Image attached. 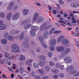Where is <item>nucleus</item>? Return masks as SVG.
<instances>
[{
    "mask_svg": "<svg viewBox=\"0 0 79 79\" xmlns=\"http://www.w3.org/2000/svg\"><path fill=\"white\" fill-rule=\"evenodd\" d=\"M38 16H39V14L38 13H35L32 19L33 22L36 21V23H41L42 22L44 21V19L43 17L40 16L38 17Z\"/></svg>",
    "mask_w": 79,
    "mask_h": 79,
    "instance_id": "obj_1",
    "label": "nucleus"
},
{
    "mask_svg": "<svg viewBox=\"0 0 79 79\" xmlns=\"http://www.w3.org/2000/svg\"><path fill=\"white\" fill-rule=\"evenodd\" d=\"M64 36L61 35L57 39V42L58 43H61L63 45L68 44L69 43V41L68 40L64 39Z\"/></svg>",
    "mask_w": 79,
    "mask_h": 79,
    "instance_id": "obj_2",
    "label": "nucleus"
},
{
    "mask_svg": "<svg viewBox=\"0 0 79 79\" xmlns=\"http://www.w3.org/2000/svg\"><path fill=\"white\" fill-rule=\"evenodd\" d=\"M30 21H31V20H30L23 21L21 22L20 25L22 26H24V29H29L32 26V25L31 24H27V23H29Z\"/></svg>",
    "mask_w": 79,
    "mask_h": 79,
    "instance_id": "obj_3",
    "label": "nucleus"
},
{
    "mask_svg": "<svg viewBox=\"0 0 79 79\" xmlns=\"http://www.w3.org/2000/svg\"><path fill=\"white\" fill-rule=\"evenodd\" d=\"M39 29V28L37 26H32L31 30L30 31V34H32L33 37H35L36 35H35V32L38 31Z\"/></svg>",
    "mask_w": 79,
    "mask_h": 79,
    "instance_id": "obj_4",
    "label": "nucleus"
},
{
    "mask_svg": "<svg viewBox=\"0 0 79 79\" xmlns=\"http://www.w3.org/2000/svg\"><path fill=\"white\" fill-rule=\"evenodd\" d=\"M11 48L12 49V51L15 52V53L19 52H20V50L19 49V47L16 44H13L11 46Z\"/></svg>",
    "mask_w": 79,
    "mask_h": 79,
    "instance_id": "obj_5",
    "label": "nucleus"
},
{
    "mask_svg": "<svg viewBox=\"0 0 79 79\" xmlns=\"http://www.w3.org/2000/svg\"><path fill=\"white\" fill-rule=\"evenodd\" d=\"M73 68H74V67L72 66L69 67L67 68V71L69 72V74H74L76 73V71L73 70Z\"/></svg>",
    "mask_w": 79,
    "mask_h": 79,
    "instance_id": "obj_6",
    "label": "nucleus"
},
{
    "mask_svg": "<svg viewBox=\"0 0 79 79\" xmlns=\"http://www.w3.org/2000/svg\"><path fill=\"white\" fill-rule=\"evenodd\" d=\"M47 23H43L40 27V30L41 31H42L45 29H49L51 27H52V25H49L48 27H47Z\"/></svg>",
    "mask_w": 79,
    "mask_h": 79,
    "instance_id": "obj_7",
    "label": "nucleus"
},
{
    "mask_svg": "<svg viewBox=\"0 0 79 79\" xmlns=\"http://www.w3.org/2000/svg\"><path fill=\"white\" fill-rule=\"evenodd\" d=\"M3 23V21L0 20V29L2 31L5 30V29H6V25L4 24Z\"/></svg>",
    "mask_w": 79,
    "mask_h": 79,
    "instance_id": "obj_8",
    "label": "nucleus"
},
{
    "mask_svg": "<svg viewBox=\"0 0 79 79\" xmlns=\"http://www.w3.org/2000/svg\"><path fill=\"white\" fill-rule=\"evenodd\" d=\"M19 12H18L14 14L12 17V20H16V19H18V18H19Z\"/></svg>",
    "mask_w": 79,
    "mask_h": 79,
    "instance_id": "obj_9",
    "label": "nucleus"
},
{
    "mask_svg": "<svg viewBox=\"0 0 79 79\" xmlns=\"http://www.w3.org/2000/svg\"><path fill=\"white\" fill-rule=\"evenodd\" d=\"M39 40L40 41L41 44H42V46L44 47L45 48H47V46L45 44L43 43L44 42V40H43V38L42 37L40 36L39 38Z\"/></svg>",
    "mask_w": 79,
    "mask_h": 79,
    "instance_id": "obj_10",
    "label": "nucleus"
},
{
    "mask_svg": "<svg viewBox=\"0 0 79 79\" xmlns=\"http://www.w3.org/2000/svg\"><path fill=\"white\" fill-rule=\"evenodd\" d=\"M64 61H65L66 63H71L72 62V60L71 58L70 57H66L64 59Z\"/></svg>",
    "mask_w": 79,
    "mask_h": 79,
    "instance_id": "obj_11",
    "label": "nucleus"
},
{
    "mask_svg": "<svg viewBox=\"0 0 79 79\" xmlns=\"http://www.w3.org/2000/svg\"><path fill=\"white\" fill-rule=\"evenodd\" d=\"M56 43V40L55 39H52L49 42V45L50 46H54Z\"/></svg>",
    "mask_w": 79,
    "mask_h": 79,
    "instance_id": "obj_12",
    "label": "nucleus"
},
{
    "mask_svg": "<svg viewBox=\"0 0 79 79\" xmlns=\"http://www.w3.org/2000/svg\"><path fill=\"white\" fill-rule=\"evenodd\" d=\"M70 6L73 8H77L78 6H79V3L78 2H74L71 3Z\"/></svg>",
    "mask_w": 79,
    "mask_h": 79,
    "instance_id": "obj_13",
    "label": "nucleus"
},
{
    "mask_svg": "<svg viewBox=\"0 0 79 79\" xmlns=\"http://www.w3.org/2000/svg\"><path fill=\"white\" fill-rule=\"evenodd\" d=\"M64 49V47L62 46H58L56 48V50L59 52H62Z\"/></svg>",
    "mask_w": 79,
    "mask_h": 79,
    "instance_id": "obj_14",
    "label": "nucleus"
},
{
    "mask_svg": "<svg viewBox=\"0 0 79 79\" xmlns=\"http://www.w3.org/2000/svg\"><path fill=\"white\" fill-rule=\"evenodd\" d=\"M19 69L20 70V74H23H23H25L24 75V76H26V74H27V73L26 72H24V69L23 67H20Z\"/></svg>",
    "mask_w": 79,
    "mask_h": 79,
    "instance_id": "obj_15",
    "label": "nucleus"
},
{
    "mask_svg": "<svg viewBox=\"0 0 79 79\" xmlns=\"http://www.w3.org/2000/svg\"><path fill=\"white\" fill-rule=\"evenodd\" d=\"M61 66V64L60 63H57L56 64V67L57 68H60V69L62 70H63L64 69V65Z\"/></svg>",
    "mask_w": 79,
    "mask_h": 79,
    "instance_id": "obj_16",
    "label": "nucleus"
},
{
    "mask_svg": "<svg viewBox=\"0 0 79 79\" xmlns=\"http://www.w3.org/2000/svg\"><path fill=\"white\" fill-rule=\"evenodd\" d=\"M3 35L4 38H6L7 39L9 36H10V33L8 32H4L3 34Z\"/></svg>",
    "mask_w": 79,
    "mask_h": 79,
    "instance_id": "obj_17",
    "label": "nucleus"
},
{
    "mask_svg": "<svg viewBox=\"0 0 79 79\" xmlns=\"http://www.w3.org/2000/svg\"><path fill=\"white\" fill-rule=\"evenodd\" d=\"M33 62V60H30L29 59H28L26 62V63L27 65H28V66H32V64L30 63H32Z\"/></svg>",
    "mask_w": 79,
    "mask_h": 79,
    "instance_id": "obj_18",
    "label": "nucleus"
},
{
    "mask_svg": "<svg viewBox=\"0 0 79 79\" xmlns=\"http://www.w3.org/2000/svg\"><path fill=\"white\" fill-rule=\"evenodd\" d=\"M70 49L67 48L63 52V54H64V55H66V54H67L68 53H69V52H70Z\"/></svg>",
    "mask_w": 79,
    "mask_h": 79,
    "instance_id": "obj_19",
    "label": "nucleus"
},
{
    "mask_svg": "<svg viewBox=\"0 0 79 79\" xmlns=\"http://www.w3.org/2000/svg\"><path fill=\"white\" fill-rule=\"evenodd\" d=\"M5 56L6 58H8L9 60H11V57H10V55L7 52H5Z\"/></svg>",
    "mask_w": 79,
    "mask_h": 79,
    "instance_id": "obj_20",
    "label": "nucleus"
},
{
    "mask_svg": "<svg viewBox=\"0 0 79 79\" xmlns=\"http://www.w3.org/2000/svg\"><path fill=\"white\" fill-rule=\"evenodd\" d=\"M52 72L54 74H58V73H59V71L58 70L56 69H52Z\"/></svg>",
    "mask_w": 79,
    "mask_h": 79,
    "instance_id": "obj_21",
    "label": "nucleus"
},
{
    "mask_svg": "<svg viewBox=\"0 0 79 79\" xmlns=\"http://www.w3.org/2000/svg\"><path fill=\"white\" fill-rule=\"evenodd\" d=\"M45 64V62L43 61H40L38 62L39 65L41 67L44 66Z\"/></svg>",
    "mask_w": 79,
    "mask_h": 79,
    "instance_id": "obj_22",
    "label": "nucleus"
},
{
    "mask_svg": "<svg viewBox=\"0 0 79 79\" xmlns=\"http://www.w3.org/2000/svg\"><path fill=\"white\" fill-rule=\"evenodd\" d=\"M50 67L49 65H46L45 66L44 69L46 72H49L50 71Z\"/></svg>",
    "mask_w": 79,
    "mask_h": 79,
    "instance_id": "obj_23",
    "label": "nucleus"
},
{
    "mask_svg": "<svg viewBox=\"0 0 79 79\" xmlns=\"http://www.w3.org/2000/svg\"><path fill=\"white\" fill-rule=\"evenodd\" d=\"M33 66L34 68L35 69H39V65L36 62H33Z\"/></svg>",
    "mask_w": 79,
    "mask_h": 79,
    "instance_id": "obj_24",
    "label": "nucleus"
},
{
    "mask_svg": "<svg viewBox=\"0 0 79 79\" xmlns=\"http://www.w3.org/2000/svg\"><path fill=\"white\" fill-rule=\"evenodd\" d=\"M3 60L4 61V64L5 63H6V64H9V65H11V64L10 63H11V62L9 61V60H8V59H7L6 58H5L3 59Z\"/></svg>",
    "mask_w": 79,
    "mask_h": 79,
    "instance_id": "obj_25",
    "label": "nucleus"
},
{
    "mask_svg": "<svg viewBox=\"0 0 79 79\" xmlns=\"http://www.w3.org/2000/svg\"><path fill=\"white\" fill-rule=\"evenodd\" d=\"M23 11V13L25 16V15H27L28 14V13L29 12V10L28 9H25Z\"/></svg>",
    "mask_w": 79,
    "mask_h": 79,
    "instance_id": "obj_26",
    "label": "nucleus"
},
{
    "mask_svg": "<svg viewBox=\"0 0 79 79\" xmlns=\"http://www.w3.org/2000/svg\"><path fill=\"white\" fill-rule=\"evenodd\" d=\"M12 16V13H9L7 15V20H10L11 16Z\"/></svg>",
    "mask_w": 79,
    "mask_h": 79,
    "instance_id": "obj_27",
    "label": "nucleus"
},
{
    "mask_svg": "<svg viewBox=\"0 0 79 79\" xmlns=\"http://www.w3.org/2000/svg\"><path fill=\"white\" fill-rule=\"evenodd\" d=\"M10 34L13 35H15V29L11 30L10 31Z\"/></svg>",
    "mask_w": 79,
    "mask_h": 79,
    "instance_id": "obj_28",
    "label": "nucleus"
},
{
    "mask_svg": "<svg viewBox=\"0 0 79 79\" xmlns=\"http://www.w3.org/2000/svg\"><path fill=\"white\" fill-rule=\"evenodd\" d=\"M39 73H40V74H43L44 73V69H38L37 70Z\"/></svg>",
    "mask_w": 79,
    "mask_h": 79,
    "instance_id": "obj_29",
    "label": "nucleus"
},
{
    "mask_svg": "<svg viewBox=\"0 0 79 79\" xmlns=\"http://www.w3.org/2000/svg\"><path fill=\"white\" fill-rule=\"evenodd\" d=\"M39 59L41 60L45 61L46 60V57L43 55H41L39 57Z\"/></svg>",
    "mask_w": 79,
    "mask_h": 79,
    "instance_id": "obj_30",
    "label": "nucleus"
},
{
    "mask_svg": "<svg viewBox=\"0 0 79 79\" xmlns=\"http://www.w3.org/2000/svg\"><path fill=\"white\" fill-rule=\"evenodd\" d=\"M55 30V27H53L49 31V34L50 35H52V33H53V31H54Z\"/></svg>",
    "mask_w": 79,
    "mask_h": 79,
    "instance_id": "obj_31",
    "label": "nucleus"
},
{
    "mask_svg": "<svg viewBox=\"0 0 79 79\" xmlns=\"http://www.w3.org/2000/svg\"><path fill=\"white\" fill-rule=\"evenodd\" d=\"M7 39L10 40V41H12V40H14V37L11 36H9Z\"/></svg>",
    "mask_w": 79,
    "mask_h": 79,
    "instance_id": "obj_32",
    "label": "nucleus"
},
{
    "mask_svg": "<svg viewBox=\"0 0 79 79\" xmlns=\"http://www.w3.org/2000/svg\"><path fill=\"white\" fill-rule=\"evenodd\" d=\"M49 63L50 66H55V63L52 61H49Z\"/></svg>",
    "mask_w": 79,
    "mask_h": 79,
    "instance_id": "obj_33",
    "label": "nucleus"
},
{
    "mask_svg": "<svg viewBox=\"0 0 79 79\" xmlns=\"http://www.w3.org/2000/svg\"><path fill=\"white\" fill-rule=\"evenodd\" d=\"M25 60V57L23 55H21L20 58V60H21V61H24Z\"/></svg>",
    "mask_w": 79,
    "mask_h": 79,
    "instance_id": "obj_34",
    "label": "nucleus"
},
{
    "mask_svg": "<svg viewBox=\"0 0 79 79\" xmlns=\"http://www.w3.org/2000/svg\"><path fill=\"white\" fill-rule=\"evenodd\" d=\"M2 44H6L7 43V40L6 39H3L1 40Z\"/></svg>",
    "mask_w": 79,
    "mask_h": 79,
    "instance_id": "obj_35",
    "label": "nucleus"
},
{
    "mask_svg": "<svg viewBox=\"0 0 79 79\" xmlns=\"http://www.w3.org/2000/svg\"><path fill=\"white\" fill-rule=\"evenodd\" d=\"M49 49L51 51H54L55 50V47L53 46H50L49 47Z\"/></svg>",
    "mask_w": 79,
    "mask_h": 79,
    "instance_id": "obj_36",
    "label": "nucleus"
},
{
    "mask_svg": "<svg viewBox=\"0 0 79 79\" xmlns=\"http://www.w3.org/2000/svg\"><path fill=\"white\" fill-rule=\"evenodd\" d=\"M24 38V33H23L20 35V40H23Z\"/></svg>",
    "mask_w": 79,
    "mask_h": 79,
    "instance_id": "obj_37",
    "label": "nucleus"
},
{
    "mask_svg": "<svg viewBox=\"0 0 79 79\" xmlns=\"http://www.w3.org/2000/svg\"><path fill=\"white\" fill-rule=\"evenodd\" d=\"M47 36H48V32H46L44 34L43 37L44 39H46Z\"/></svg>",
    "mask_w": 79,
    "mask_h": 79,
    "instance_id": "obj_38",
    "label": "nucleus"
},
{
    "mask_svg": "<svg viewBox=\"0 0 79 79\" xmlns=\"http://www.w3.org/2000/svg\"><path fill=\"white\" fill-rule=\"evenodd\" d=\"M48 56L50 57V58H52V55L53 54H52V52H49L48 53Z\"/></svg>",
    "mask_w": 79,
    "mask_h": 79,
    "instance_id": "obj_39",
    "label": "nucleus"
},
{
    "mask_svg": "<svg viewBox=\"0 0 79 79\" xmlns=\"http://www.w3.org/2000/svg\"><path fill=\"white\" fill-rule=\"evenodd\" d=\"M0 17L1 18H5V13L3 12H2L0 14Z\"/></svg>",
    "mask_w": 79,
    "mask_h": 79,
    "instance_id": "obj_40",
    "label": "nucleus"
},
{
    "mask_svg": "<svg viewBox=\"0 0 79 79\" xmlns=\"http://www.w3.org/2000/svg\"><path fill=\"white\" fill-rule=\"evenodd\" d=\"M59 76L60 77H64V75L63 73H60L59 74Z\"/></svg>",
    "mask_w": 79,
    "mask_h": 79,
    "instance_id": "obj_41",
    "label": "nucleus"
},
{
    "mask_svg": "<svg viewBox=\"0 0 79 79\" xmlns=\"http://www.w3.org/2000/svg\"><path fill=\"white\" fill-rule=\"evenodd\" d=\"M61 31H57L53 32V33L56 34H60V33H61Z\"/></svg>",
    "mask_w": 79,
    "mask_h": 79,
    "instance_id": "obj_42",
    "label": "nucleus"
},
{
    "mask_svg": "<svg viewBox=\"0 0 79 79\" xmlns=\"http://www.w3.org/2000/svg\"><path fill=\"white\" fill-rule=\"evenodd\" d=\"M64 55H65V54H63V52L61 53V55H60L59 56V58H64Z\"/></svg>",
    "mask_w": 79,
    "mask_h": 79,
    "instance_id": "obj_43",
    "label": "nucleus"
},
{
    "mask_svg": "<svg viewBox=\"0 0 79 79\" xmlns=\"http://www.w3.org/2000/svg\"><path fill=\"white\" fill-rule=\"evenodd\" d=\"M52 13L54 14V15H57V14H58V12L57 10H53Z\"/></svg>",
    "mask_w": 79,
    "mask_h": 79,
    "instance_id": "obj_44",
    "label": "nucleus"
},
{
    "mask_svg": "<svg viewBox=\"0 0 79 79\" xmlns=\"http://www.w3.org/2000/svg\"><path fill=\"white\" fill-rule=\"evenodd\" d=\"M7 9L9 10H13V6H8L7 7Z\"/></svg>",
    "mask_w": 79,
    "mask_h": 79,
    "instance_id": "obj_45",
    "label": "nucleus"
},
{
    "mask_svg": "<svg viewBox=\"0 0 79 79\" xmlns=\"http://www.w3.org/2000/svg\"><path fill=\"white\" fill-rule=\"evenodd\" d=\"M58 2L61 5H63V4H64V2L61 0H59Z\"/></svg>",
    "mask_w": 79,
    "mask_h": 79,
    "instance_id": "obj_46",
    "label": "nucleus"
},
{
    "mask_svg": "<svg viewBox=\"0 0 79 79\" xmlns=\"http://www.w3.org/2000/svg\"><path fill=\"white\" fill-rule=\"evenodd\" d=\"M0 63L1 64H5V62L2 59H0Z\"/></svg>",
    "mask_w": 79,
    "mask_h": 79,
    "instance_id": "obj_47",
    "label": "nucleus"
},
{
    "mask_svg": "<svg viewBox=\"0 0 79 79\" xmlns=\"http://www.w3.org/2000/svg\"><path fill=\"white\" fill-rule=\"evenodd\" d=\"M19 30H15V35H17V34H19Z\"/></svg>",
    "mask_w": 79,
    "mask_h": 79,
    "instance_id": "obj_48",
    "label": "nucleus"
},
{
    "mask_svg": "<svg viewBox=\"0 0 79 79\" xmlns=\"http://www.w3.org/2000/svg\"><path fill=\"white\" fill-rule=\"evenodd\" d=\"M24 47L25 48H28L29 47V44L28 43H25Z\"/></svg>",
    "mask_w": 79,
    "mask_h": 79,
    "instance_id": "obj_49",
    "label": "nucleus"
},
{
    "mask_svg": "<svg viewBox=\"0 0 79 79\" xmlns=\"http://www.w3.org/2000/svg\"><path fill=\"white\" fill-rule=\"evenodd\" d=\"M31 76H32V77H34L35 76V73H34V72H32L31 73Z\"/></svg>",
    "mask_w": 79,
    "mask_h": 79,
    "instance_id": "obj_50",
    "label": "nucleus"
},
{
    "mask_svg": "<svg viewBox=\"0 0 79 79\" xmlns=\"http://www.w3.org/2000/svg\"><path fill=\"white\" fill-rule=\"evenodd\" d=\"M72 19H73V23H76V21L75 20V18L74 17H72Z\"/></svg>",
    "mask_w": 79,
    "mask_h": 79,
    "instance_id": "obj_51",
    "label": "nucleus"
},
{
    "mask_svg": "<svg viewBox=\"0 0 79 79\" xmlns=\"http://www.w3.org/2000/svg\"><path fill=\"white\" fill-rule=\"evenodd\" d=\"M63 16L64 18H65V19H66V18H67V17L68 16V15L67 14H64L63 15Z\"/></svg>",
    "mask_w": 79,
    "mask_h": 79,
    "instance_id": "obj_52",
    "label": "nucleus"
},
{
    "mask_svg": "<svg viewBox=\"0 0 79 79\" xmlns=\"http://www.w3.org/2000/svg\"><path fill=\"white\" fill-rule=\"evenodd\" d=\"M18 7L17 6H15L13 9V10L14 11H15V10H16V9H18Z\"/></svg>",
    "mask_w": 79,
    "mask_h": 79,
    "instance_id": "obj_53",
    "label": "nucleus"
},
{
    "mask_svg": "<svg viewBox=\"0 0 79 79\" xmlns=\"http://www.w3.org/2000/svg\"><path fill=\"white\" fill-rule=\"evenodd\" d=\"M35 79H40V77L39 75H36L35 77Z\"/></svg>",
    "mask_w": 79,
    "mask_h": 79,
    "instance_id": "obj_54",
    "label": "nucleus"
},
{
    "mask_svg": "<svg viewBox=\"0 0 79 79\" xmlns=\"http://www.w3.org/2000/svg\"><path fill=\"white\" fill-rule=\"evenodd\" d=\"M58 77L56 75H55L53 76V78L55 79H58Z\"/></svg>",
    "mask_w": 79,
    "mask_h": 79,
    "instance_id": "obj_55",
    "label": "nucleus"
},
{
    "mask_svg": "<svg viewBox=\"0 0 79 79\" xmlns=\"http://www.w3.org/2000/svg\"><path fill=\"white\" fill-rule=\"evenodd\" d=\"M48 78V77L47 76H44L42 77V79H47Z\"/></svg>",
    "mask_w": 79,
    "mask_h": 79,
    "instance_id": "obj_56",
    "label": "nucleus"
},
{
    "mask_svg": "<svg viewBox=\"0 0 79 79\" xmlns=\"http://www.w3.org/2000/svg\"><path fill=\"white\" fill-rule=\"evenodd\" d=\"M9 5L10 6H13L14 5V3H13V2H10L9 4Z\"/></svg>",
    "mask_w": 79,
    "mask_h": 79,
    "instance_id": "obj_57",
    "label": "nucleus"
},
{
    "mask_svg": "<svg viewBox=\"0 0 79 79\" xmlns=\"http://www.w3.org/2000/svg\"><path fill=\"white\" fill-rule=\"evenodd\" d=\"M36 52L37 53H39L40 52V49L39 48H37L36 49Z\"/></svg>",
    "mask_w": 79,
    "mask_h": 79,
    "instance_id": "obj_58",
    "label": "nucleus"
},
{
    "mask_svg": "<svg viewBox=\"0 0 79 79\" xmlns=\"http://www.w3.org/2000/svg\"><path fill=\"white\" fill-rule=\"evenodd\" d=\"M13 66H14V67H12L13 69H15L16 68V67L17 66L15 64H13Z\"/></svg>",
    "mask_w": 79,
    "mask_h": 79,
    "instance_id": "obj_59",
    "label": "nucleus"
},
{
    "mask_svg": "<svg viewBox=\"0 0 79 79\" xmlns=\"http://www.w3.org/2000/svg\"><path fill=\"white\" fill-rule=\"evenodd\" d=\"M76 13H78V14H79V12L76 11H73V14H76Z\"/></svg>",
    "mask_w": 79,
    "mask_h": 79,
    "instance_id": "obj_60",
    "label": "nucleus"
},
{
    "mask_svg": "<svg viewBox=\"0 0 79 79\" xmlns=\"http://www.w3.org/2000/svg\"><path fill=\"white\" fill-rule=\"evenodd\" d=\"M15 56L13 55L11 56V58L12 60H15Z\"/></svg>",
    "mask_w": 79,
    "mask_h": 79,
    "instance_id": "obj_61",
    "label": "nucleus"
},
{
    "mask_svg": "<svg viewBox=\"0 0 79 79\" xmlns=\"http://www.w3.org/2000/svg\"><path fill=\"white\" fill-rule=\"evenodd\" d=\"M2 76L3 78H7V77L5 76V74L2 75Z\"/></svg>",
    "mask_w": 79,
    "mask_h": 79,
    "instance_id": "obj_62",
    "label": "nucleus"
},
{
    "mask_svg": "<svg viewBox=\"0 0 79 79\" xmlns=\"http://www.w3.org/2000/svg\"><path fill=\"white\" fill-rule=\"evenodd\" d=\"M31 67H28L27 68V69L28 71L29 72L30 71H31V69H30Z\"/></svg>",
    "mask_w": 79,
    "mask_h": 79,
    "instance_id": "obj_63",
    "label": "nucleus"
},
{
    "mask_svg": "<svg viewBox=\"0 0 79 79\" xmlns=\"http://www.w3.org/2000/svg\"><path fill=\"white\" fill-rule=\"evenodd\" d=\"M79 76V72H78L76 74L74 75V76L77 77Z\"/></svg>",
    "mask_w": 79,
    "mask_h": 79,
    "instance_id": "obj_64",
    "label": "nucleus"
}]
</instances>
